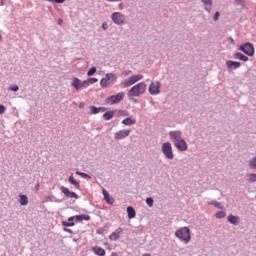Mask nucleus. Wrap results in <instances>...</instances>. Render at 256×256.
Wrapping results in <instances>:
<instances>
[{"instance_id":"obj_37","label":"nucleus","mask_w":256,"mask_h":256,"mask_svg":"<svg viewBox=\"0 0 256 256\" xmlns=\"http://www.w3.org/2000/svg\"><path fill=\"white\" fill-rule=\"evenodd\" d=\"M220 13H219V11H217L215 14H214V16H213V20L214 21H219V17H220Z\"/></svg>"},{"instance_id":"obj_39","label":"nucleus","mask_w":256,"mask_h":256,"mask_svg":"<svg viewBox=\"0 0 256 256\" xmlns=\"http://www.w3.org/2000/svg\"><path fill=\"white\" fill-rule=\"evenodd\" d=\"M5 111H7V109L3 105H0V115H3Z\"/></svg>"},{"instance_id":"obj_32","label":"nucleus","mask_w":256,"mask_h":256,"mask_svg":"<svg viewBox=\"0 0 256 256\" xmlns=\"http://www.w3.org/2000/svg\"><path fill=\"white\" fill-rule=\"evenodd\" d=\"M250 169H256V156L249 161Z\"/></svg>"},{"instance_id":"obj_4","label":"nucleus","mask_w":256,"mask_h":256,"mask_svg":"<svg viewBox=\"0 0 256 256\" xmlns=\"http://www.w3.org/2000/svg\"><path fill=\"white\" fill-rule=\"evenodd\" d=\"M239 51H242L245 55H248V57H253L255 55V47L249 42L240 45Z\"/></svg>"},{"instance_id":"obj_19","label":"nucleus","mask_w":256,"mask_h":256,"mask_svg":"<svg viewBox=\"0 0 256 256\" xmlns=\"http://www.w3.org/2000/svg\"><path fill=\"white\" fill-rule=\"evenodd\" d=\"M92 251L93 253H95V255L105 256V249H103L102 247L94 246L92 247Z\"/></svg>"},{"instance_id":"obj_30","label":"nucleus","mask_w":256,"mask_h":256,"mask_svg":"<svg viewBox=\"0 0 256 256\" xmlns=\"http://www.w3.org/2000/svg\"><path fill=\"white\" fill-rule=\"evenodd\" d=\"M105 78L111 83L113 81H115V79H117V77L115 76V74L109 73L106 74Z\"/></svg>"},{"instance_id":"obj_49","label":"nucleus","mask_w":256,"mask_h":256,"mask_svg":"<svg viewBox=\"0 0 256 256\" xmlns=\"http://www.w3.org/2000/svg\"><path fill=\"white\" fill-rule=\"evenodd\" d=\"M143 256H151V255H149V254H144Z\"/></svg>"},{"instance_id":"obj_50","label":"nucleus","mask_w":256,"mask_h":256,"mask_svg":"<svg viewBox=\"0 0 256 256\" xmlns=\"http://www.w3.org/2000/svg\"><path fill=\"white\" fill-rule=\"evenodd\" d=\"M0 41H1V36H0Z\"/></svg>"},{"instance_id":"obj_15","label":"nucleus","mask_w":256,"mask_h":256,"mask_svg":"<svg viewBox=\"0 0 256 256\" xmlns=\"http://www.w3.org/2000/svg\"><path fill=\"white\" fill-rule=\"evenodd\" d=\"M91 217L89 215H77L68 219V221H89Z\"/></svg>"},{"instance_id":"obj_31","label":"nucleus","mask_w":256,"mask_h":256,"mask_svg":"<svg viewBox=\"0 0 256 256\" xmlns=\"http://www.w3.org/2000/svg\"><path fill=\"white\" fill-rule=\"evenodd\" d=\"M111 82L107 78H102L100 81L101 87H107Z\"/></svg>"},{"instance_id":"obj_9","label":"nucleus","mask_w":256,"mask_h":256,"mask_svg":"<svg viewBox=\"0 0 256 256\" xmlns=\"http://www.w3.org/2000/svg\"><path fill=\"white\" fill-rule=\"evenodd\" d=\"M72 87L76 89V91H79V89H85L87 88V82L81 81L79 78H72Z\"/></svg>"},{"instance_id":"obj_12","label":"nucleus","mask_w":256,"mask_h":256,"mask_svg":"<svg viewBox=\"0 0 256 256\" xmlns=\"http://www.w3.org/2000/svg\"><path fill=\"white\" fill-rule=\"evenodd\" d=\"M131 131L129 130H120L114 134V138L116 141H120L121 139H125V137H129Z\"/></svg>"},{"instance_id":"obj_1","label":"nucleus","mask_w":256,"mask_h":256,"mask_svg":"<svg viewBox=\"0 0 256 256\" xmlns=\"http://www.w3.org/2000/svg\"><path fill=\"white\" fill-rule=\"evenodd\" d=\"M169 136L178 151H187V142L181 137V131H171Z\"/></svg>"},{"instance_id":"obj_6","label":"nucleus","mask_w":256,"mask_h":256,"mask_svg":"<svg viewBox=\"0 0 256 256\" xmlns=\"http://www.w3.org/2000/svg\"><path fill=\"white\" fill-rule=\"evenodd\" d=\"M162 153L167 159H173V146H171V143L165 142L162 144Z\"/></svg>"},{"instance_id":"obj_18","label":"nucleus","mask_w":256,"mask_h":256,"mask_svg":"<svg viewBox=\"0 0 256 256\" xmlns=\"http://www.w3.org/2000/svg\"><path fill=\"white\" fill-rule=\"evenodd\" d=\"M137 123V119L133 118V116L125 118L122 121V125L130 126V125H135Z\"/></svg>"},{"instance_id":"obj_43","label":"nucleus","mask_w":256,"mask_h":256,"mask_svg":"<svg viewBox=\"0 0 256 256\" xmlns=\"http://www.w3.org/2000/svg\"><path fill=\"white\" fill-rule=\"evenodd\" d=\"M58 23H59V25H62L63 19H59V20H58Z\"/></svg>"},{"instance_id":"obj_42","label":"nucleus","mask_w":256,"mask_h":256,"mask_svg":"<svg viewBox=\"0 0 256 256\" xmlns=\"http://www.w3.org/2000/svg\"><path fill=\"white\" fill-rule=\"evenodd\" d=\"M106 1H108V3H111V2H119L121 0H106Z\"/></svg>"},{"instance_id":"obj_28","label":"nucleus","mask_w":256,"mask_h":256,"mask_svg":"<svg viewBox=\"0 0 256 256\" xmlns=\"http://www.w3.org/2000/svg\"><path fill=\"white\" fill-rule=\"evenodd\" d=\"M208 205H213L214 207H217V209H221L222 211L225 209V206L221 205V203L217 201H212L208 203Z\"/></svg>"},{"instance_id":"obj_3","label":"nucleus","mask_w":256,"mask_h":256,"mask_svg":"<svg viewBox=\"0 0 256 256\" xmlns=\"http://www.w3.org/2000/svg\"><path fill=\"white\" fill-rule=\"evenodd\" d=\"M176 237H178L182 241H185V243H189V241L191 240V232L189 228L184 227L176 231Z\"/></svg>"},{"instance_id":"obj_13","label":"nucleus","mask_w":256,"mask_h":256,"mask_svg":"<svg viewBox=\"0 0 256 256\" xmlns=\"http://www.w3.org/2000/svg\"><path fill=\"white\" fill-rule=\"evenodd\" d=\"M105 111H107V108L105 107H90V115H97V113H105Z\"/></svg>"},{"instance_id":"obj_21","label":"nucleus","mask_w":256,"mask_h":256,"mask_svg":"<svg viewBox=\"0 0 256 256\" xmlns=\"http://www.w3.org/2000/svg\"><path fill=\"white\" fill-rule=\"evenodd\" d=\"M234 58L235 59H239L240 61H249V57H247L246 55H244L243 53L241 52H237L235 55H234Z\"/></svg>"},{"instance_id":"obj_40","label":"nucleus","mask_w":256,"mask_h":256,"mask_svg":"<svg viewBox=\"0 0 256 256\" xmlns=\"http://www.w3.org/2000/svg\"><path fill=\"white\" fill-rule=\"evenodd\" d=\"M108 27H109V26H108L107 22H103L102 28L104 29V31H106V29H107Z\"/></svg>"},{"instance_id":"obj_11","label":"nucleus","mask_w":256,"mask_h":256,"mask_svg":"<svg viewBox=\"0 0 256 256\" xmlns=\"http://www.w3.org/2000/svg\"><path fill=\"white\" fill-rule=\"evenodd\" d=\"M60 190L62 191V193L65 194V197H68V199H79V196L77 195V193L71 192L69 188L65 186H61Z\"/></svg>"},{"instance_id":"obj_26","label":"nucleus","mask_w":256,"mask_h":256,"mask_svg":"<svg viewBox=\"0 0 256 256\" xmlns=\"http://www.w3.org/2000/svg\"><path fill=\"white\" fill-rule=\"evenodd\" d=\"M127 214H128V219H133V218H135V215H136V213H135V209H133V207H128L127 208Z\"/></svg>"},{"instance_id":"obj_7","label":"nucleus","mask_w":256,"mask_h":256,"mask_svg":"<svg viewBox=\"0 0 256 256\" xmlns=\"http://www.w3.org/2000/svg\"><path fill=\"white\" fill-rule=\"evenodd\" d=\"M123 97H125V92H120L116 95L109 97L106 100V103H108V105H115V103H119L120 101H123Z\"/></svg>"},{"instance_id":"obj_45","label":"nucleus","mask_w":256,"mask_h":256,"mask_svg":"<svg viewBox=\"0 0 256 256\" xmlns=\"http://www.w3.org/2000/svg\"><path fill=\"white\" fill-rule=\"evenodd\" d=\"M39 187H40V185H39V183L36 185V191H39Z\"/></svg>"},{"instance_id":"obj_41","label":"nucleus","mask_w":256,"mask_h":256,"mask_svg":"<svg viewBox=\"0 0 256 256\" xmlns=\"http://www.w3.org/2000/svg\"><path fill=\"white\" fill-rule=\"evenodd\" d=\"M55 3H65V0H54Z\"/></svg>"},{"instance_id":"obj_46","label":"nucleus","mask_w":256,"mask_h":256,"mask_svg":"<svg viewBox=\"0 0 256 256\" xmlns=\"http://www.w3.org/2000/svg\"><path fill=\"white\" fill-rule=\"evenodd\" d=\"M111 256H117V253L112 252V253H111Z\"/></svg>"},{"instance_id":"obj_48","label":"nucleus","mask_w":256,"mask_h":256,"mask_svg":"<svg viewBox=\"0 0 256 256\" xmlns=\"http://www.w3.org/2000/svg\"><path fill=\"white\" fill-rule=\"evenodd\" d=\"M84 104H79L80 109H83Z\"/></svg>"},{"instance_id":"obj_14","label":"nucleus","mask_w":256,"mask_h":256,"mask_svg":"<svg viewBox=\"0 0 256 256\" xmlns=\"http://www.w3.org/2000/svg\"><path fill=\"white\" fill-rule=\"evenodd\" d=\"M123 233L122 228H118L115 232H113L110 236L109 239L110 241H117L121 237V234Z\"/></svg>"},{"instance_id":"obj_47","label":"nucleus","mask_w":256,"mask_h":256,"mask_svg":"<svg viewBox=\"0 0 256 256\" xmlns=\"http://www.w3.org/2000/svg\"><path fill=\"white\" fill-rule=\"evenodd\" d=\"M119 9H123V4H119Z\"/></svg>"},{"instance_id":"obj_27","label":"nucleus","mask_w":256,"mask_h":256,"mask_svg":"<svg viewBox=\"0 0 256 256\" xmlns=\"http://www.w3.org/2000/svg\"><path fill=\"white\" fill-rule=\"evenodd\" d=\"M226 216H227V212H225L224 210L220 212H216L215 214L216 219H225Z\"/></svg>"},{"instance_id":"obj_5","label":"nucleus","mask_w":256,"mask_h":256,"mask_svg":"<svg viewBox=\"0 0 256 256\" xmlns=\"http://www.w3.org/2000/svg\"><path fill=\"white\" fill-rule=\"evenodd\" d=\"M141 79H143V75L141 74L133 75L130 78L124 80L122 82V85L124 87H131V85H135V83H137V81H141Z\"/></svg>"},{"instance_id":"obj_33","label":"nucleus","mask_w":256,"mask_h":256,"mask_svg":"<svg viewBox=\"0 0 256 256\" xmlns=\"http://www.w3.org/2000/svg\"><path fill=\"white\" fill-rule=\"evenodd\" d=\"M95 73H97V68H96V67H92V68L87 72V75H88V77H91V76L95 75Z\"/></svg>"},{"instance_id":"obj_34","label":"nucleus","mask_w":256,"mask_h":256,"mask_svg":"<svg viewBox=\"0 0 256 256\" xmlns=\"http://www.w3.org/2000/svg\"><path fill=\"white\" fill-rule=\"evenodd\" d=\"M248 181L249 183H254L256 181V174L255 173L250 174Z\"/></svg>"},{"instance_id":"obj_24","label":"nucleus","mask_w":256,"mask_h":256,"mask_svg":"<svg viewBox=\"0 0 256 256\" xmlns=\"http://www.w3.org/2000/svg\"><path fill=\"white\" fill-rule=\"evenodd\" d=\"M68 181H69V183H71V185H74V187H76V189H80L81 188V185L79 184V182H77L75 177L70 176Z\"/></svg>"},{"instance_id":"obj_17","label":"nucleus","mask_w":256,"mask_h":256,"mask_svg":"<svg viewBox=\"0 0 256 256\" xmlns=\"http://www.w3.org/2000/svg\"><path fill=\"white\" fill-rule=\"evenodd\" d=\"M102 193H103L106 203H108L109 205H113V203H115V200L113 198H111V196L109 195V192H107V190L103 189Z\"/></svg>"},{"instance_id":"obj_38","label":"nucleus","mask_w":256,"mask_h":256,"mask_svg":"<svg viewBox=\"0 0 256 256\" xmlns=\"http://www.w3.org/2000/svg\"><path fill=\"white\" fill-rule=\"evenodd\" d=\"M9 89H10V91L17 92V91H19V86H17V85L11 86Z\"/></svg>"},{"instance_id":"obj_35","label":"nucleus","mask_w":256,"mask_h":256,"mask_svg":"<svg viewBox=\"0 0 256 256\" xmlns=\"http://www.w3.org/2000/svg\"><path fill=\"white\" fill-rule=\"evenodd\" d=\"M76 175H80V177H83L84 179H88L89 174L76 171Z\"/></svg>"},{"instance_id":"obj_23","label":"nucleus","mask_w":256,"mask_h":256,"mask_svg":"<svg viewBox=\"0 0 256 256\" xmlns=\"http://www.w3.org/2000/svg\"><path fill=\"white\" fill-rule=\"evenodd\" d=\"M202 2L204 3L206 11L211 13V5H213V0H202Z\"/></svg>"},{"instance_id":"obj_22","label":"nucleus","mask_w":256,"mask_h":256,"mask_svg":"<svg viewBox=\"0 0 256 256\" xmlns=\"http://www.w3.org/2000/svg\"><path fill=\"white\" fill-rule=\"evenodd\" d=\"M227 219H228V222L231 223L232 225H237L239 223L238 216L229 215Z\"/></svg>"},{"instance_id":"obj_36","label":"nucleus","mask_w":256,"mask_h":256,"mask_svg":"<svg viewBox=\"0 0 256 256\" xmlns=\"http://www.w3.org/2000/svg\"><path fill=\"white\" fill-rule=\"evenodd\" d=\"M146 203L148 207H153V198L149 197L146 199Z\"/></svg>"},{"instance_id":"obj_25","label":"nucleus","mask_w":256,"mask_h":256,"mask_svg":"<svg viewBox=\"0 0 256 256\" xmlns=\"http://www.w3.org/2000/svg\"><path fill=\"white\" fill-rule=\"evenodd\" d=\"M19 197H20V199H19L20 205L25 206V205H28V204H29V198H27L26 195H23V194H22V195H20Z\"/></svg>"},{"instance_id":"obj_44","label":"nucleus","mask_w":256,"mask_h":256,"mask_svg":"<svg viewBox=\"0 0 256 256\" xmlns=\"http://www.w3.org/2000/svg\"><path fill=\"white\" fill-rule=\"evenodd\" d=\"M63 225H75V223H63Z\"/></svg>"},{"instance_id":"obj_29","label":"nucleus","mask_w":256,"mask_h":256,"mask_svg":"<svg viewBox=\"0 0 256 256\" xmlns=\"http://www.w3.org/2000/svg\"><path fill=\"white\" fill-rule=\"evenodd\" d=\"M97 81H99L97 78H88L87 80H84V83H87V87H89V85H93L97 83Z\"/></svg>"},{"instance_id":"obj_51","label":"nucleus","mask_w":256,"mask_h":256,"mask_svg":"<svg viewBox=\"0 0 256 256\" xmlns=\"http://www.w3.org/2000/svg\"><path fill=\"white\" fill-rule=\"evenodd\" d=\"M49 1H53V0H49Z\"/></svg>"},{"instance_id":"obj_2","label":"nucleus","mask_w":256,"mask_h":256,"mask_svg":"<svg viewBox=\"0 0 256 256\" xmlns=\"http://www.w3.org/2000/svg\"><path fill=\"white\" fill-rule=\"evenodd\" d=\"M146 90L147 84H145V82H140L129 90L128 97H139V95H143Z\"/></svg>"},{"instance_id":"obj_8","label":"nucleus","mask_w":256,"mask_h":256,"mask_svg":"<svg viewBox=\"0 0 256 256\" xmlns=\"http://www.w3.org/2000/svg\"><path fill=\"white\" fill-rule=\"evenodd\" d=\"M111 19L116 25H123V23H125V15L120 12H114L111 15Z\"/></svg>"},{"instance_id":"obj_16","label":"nucleus","mask_w":256,"mask_h":256,"mask_svg":"<svg viewBox=\"0 0 256 256\" xmlns=\"http://www.w3.org/2000/svg\"><path fill=\"white\" fill-rule=\"evenodd\" d=\"M226 67L228 69H239V67H241V62H235V61H227L226 62Z\"/></svg>"},{"instance_id":"obj_20","label":"nucleus","mask_w":256,"mask_h":256,"mask_svg":"<svg viewBox=\"0 0 256 256\" xmlns=\"http://www.w3.org/2000/svg\"><path fill=\"white\" fill-rule=\"evenodd\" d=\"M113 115H115V112L112 110L105 112L103 114L104 121H111V119H113Z\"/></svg>"},{"instance_id":"obj_10","label":"nucleus","mask_w":256,"mask_h":256,"mask_svg":"<svg viewBox=\"0 0 256 256\" xmlns=\"http://www.w3.org/2000/svg\"><path fill=\"white\" fill-rule=\"evenodd\" d=\"M161 89V83L159 81L152 82L149 86V93L151 95H159Z\"/></svg>"}]
</instances>
